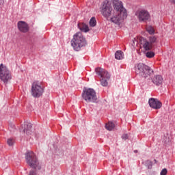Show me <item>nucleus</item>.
<instances>
[{
    "label": "nucleus",
    "instance_id": "16",
    "mask_svg": "<svg viewBox=\"0 0 175 175\" xmlns=\"http://www.w3.org/2000/svg\"><path fill=\"white\" fill-rule=\"evenodd\" d=\"M152 81L155 85L159 86L162 85L163 82V78L161 75H155L152 79Z\"/></svg>",
    "mask_w": 175,
    "mask_h": 175
},
{
    "label": "nucleus",
    "instance_id": "21",
    "mask_svg": "<svg viewBox=\"0 0 175 175\" xmlns=\"http://www.w3.org/2000/svg\"><path fill=\"white\" fill-rule=\"evenodd\" d=\"M146 31L150 33V35H154L155 33V30L152 26H148L146 27Z\"/></svg>",
    "mask_w": 175,
    "mask_h": 175
},
{
    "label": "nucleus",
    "instance_id": "8",
    "mask_svg": "<svg viewBox=\"0 0 175 175\" xmlns=\"http://www.w3.org/2000/svg\"><path fill=\"white\" fill-rule=\"evenodd\" d=\"M0 79L4 83H6L8 80L12 79L10 72L8 70V68L3 65V64H0Z\"/></svg>",
    "mask_w": 175,
    "mask_h": 175
},
{
    "label": "nucleus",
    "instance_id": "28",
    "mask_svg": "<svg viewBox=\"0 0 175 175\" xmlns=\"http://www.w3.org/2000/svg\"><path fill=\"white\" fill-rule=\"evenodd\" d=\"M167 174V170L166 168H163L161 173H160V175H166Z\"/></svg>",
    "mask_w": 175,
    "mask_h": 175
},
{
    "label": "nucleus",
    "instance_id": "18",
    "mask_svg": "<svg viewBox=\"0 0 175 175\" xmlns=\"http://www.w3.org/2000/svg\"><path fill=\"white\" fill-rule=\"evenodd\" d=\"M31 88H44L42 83L39 82V81H35L33 82Z\"/></svg>",
    "mask_w": 175,
    "mask_h": 175
},
{
    "label": "nucleus",
    "instance_id": "32",
    "mask_svg": "<svg viewBox=\"0 0 175 175\" xmlns=\"http://www.w3.org/2000/svg\"><path fill=\"white\" fill-rule=\"evenodd\" d=\"M154 162H157V159H154Z\"/></svg>",
    "mask_w": 175,
    "mask_h": 175
},
{
    "label": "nucleus",
    "instance_id": "1",
    "mask_svg": "<svg viewBox=\"0 0 175 175\" xmlns=\"http://www.w3.org/2000/svg\"><path fill=\"white\" fill-rule=\"evenodd\" d=\"M87 39L83 35L81 32H77L73 36V38L71 40V46L74 49L75 51H80L81 47H85L87 46Z\"/></svg>",
    "mask_w": 175,
    "mask_h": 175
},
{
    "label": "nucleus",
    "instance_id": "12",
    "mask_svg": "<svg viewBox=\"0 0 175 175\" xmlns=\"http://www.w3.org/2000/svg\"><path fill=\"white\" fill-rule=\"evenodd\" d=\"M21 131L27 135H32L33 132V130L32 129V124L27 122H25L24 124H22Z\"/></svg>",
    "mask_w": 175,
    "mask_h": 175
},
{
    "label": "nucleus",
    "instance_id": "22",
    "mask_svg": "<svg viewBox=\"0 0 175 175\" xmlns=\"http://www.w3.org/2000/svg\"><path fill=\"white\" fill-rule=\"evenodd\" d=\"M89 24L91 27H96V19L95 18V17H92Z\"/></svg>",
    "mask_w": 175,
    "mask_h": 175
},
{
    "label": "nucleus",
    "instance_id": "11",
    "mask_svg": "<svg viewBox=\"0 0 175 175\" xmlns=\"http://www.w3.org/2000/svg\"><path fill=\"white\" fill-rule=\"evenodd\" d=\"M150 107L155 109V110H159L162 107V103L158 100V98H150L148 100Z\"/></svg>",
    "mask_w": 175,
    "mask_h": 175
},
{
    "label": "nucleus",
    "instance_id": "3",
    "mask_svg": "<svg viewBox=\"0 0 175 175\" xmlns=\"http://www.w3.org/2000/svg\"><path fill=\"white\" fill-rule=\"evenodd\" d=\"M82 98L88 103H95L98 100L96 92L93 88H83L82 92Z\"/></svg>",
    "mask_w": 175,
    "mask_h": 175
},
{
    "label": "nucleus",
    "instance_id": "24",
    "mask_svg": "<svg viewBox=\"0 0 175 175\" xmlns=\"http://www.w3.org/2000/svg\"><path fill=\"white\" fill-rule=\"evenodd\" d=\"M39 170L35 168H32L29 173V175H38V173H39Z\"/></svg>",
    "mask_w": 175,
    "mask_h": 175
},
{
    "label": "nucleus",
    "instance_id": "5",
    "mask_svg": "<svg viewBox=\"0 0 175 175\" xmlns=\"http://www.w3.org/2000/svg\"><path fill=\"white\" fill-rule=\"evenodd\" d=\"M101 14L103 17L109 21L110 17H111V13L113 12V7L111 6V2L109 0H105L100 8Z\"/></svg>",
    "mask_w": 175,
    "mask_h": 175
},
{
    "label": "nucleus",
    "instance_id": "27",
    "mask_svg": "<svg viewBox=\"0 0 175 175\" xmlns=\"http://www.w3.org/2000/svg\"><path fill=\"white\" fill-rule=\"evenodd\" d=\"M9 129L10 132L13 133L14 131H16V126L13 124H11L9 126Z\"/></svg>",
    "mask_w": 175,
    "mask_h": 175
},
{
    "label": "nucleus",
    "instance_id": "9",
    "mask_svg": "<svg viewBox=\"0 0 175 175\" xmlns=\"http://www.w3.org/2000/svg\"><path fill=\"white\" fill-rule=\"evenodd\" d=\"M112 5L114 10L119 12L120 14L123 16V17H126V16H128V14H126V10L122 5V1L120 0H113Z\"/></svg>",
    "mask_w": 175,
    "mask_h": 175
},
{
    "label": "nucleus",
    "instance_id": "29",
    "mask_svg": "<svg viewBox=\"0 0 175 175\" xmlns=\"http://www.w3.org/2000/svg\"><path fill=\"white\" fill-rule=\"evenodd\" d=\"M122 139L123 140H128V139H129V136L128 135V134H123L122 135Z\"/></svg>",
    "mask_w": 175,
    "mask_h": 175
},
{
    "label": "nucleus",
    "instance_id": "13",
    "mask_svg": "<svg viewBox=\"0 0 175 175\" xmlns=\"http://www.w3.org/2000/svg\"><path fill=\"white\" fill-rule=\"evenodd\" d=\"M126 16H122L121 13H119L117 15H114L113 16L109 18L111 23H113V24H116V25H121V21L124 20Z\"/></svg>",
    "mask_w": 175,
    "mask_h": 175
},
{
    "label": "nucleus",
    "instance_id": "31",
    "mask_svg": "<svg viewBox=\"0 0 175 175\" xmlns=\"http://www.w3.org/2000/svg\"><path fill=\"white\" fill-rule=\"evenodd\" d=\"M135 154H137V150H134Z\"/></svg>",
    "mask_w": 175,
    "mask_h": 175
},
{
    "label": "nucleus",
    "instance_id": "23",
    "mask_svg": "<svg viewBox=\"0 0 175 175\" xmlns=\"http://www.w3.org/2000/svg\"><path fill=\"white\" fill-rule=\"evenodd\" d=\"M145 166L148 167V169H152V161L150 160H147L145 161Z\"/></svg>",
    "mask_w": 175,
    "mask_h": 175
},
{
    "label": "nucleus",
    "instance_id": "15",
    "mask_svg": "<svg viewBox=\"0 0 175 175\" xmlns=\"http://www.w3.org/2000/svg\"><path fill=\"white\" fill-rule=\"evenodd\" d=\"M18 28L21 32L25 33L29 31V26L25 21L18 22Z\"/></svg>",
    "mask_w": 175,
    "mask_h": 175
},
{
    "label": "nucleus",
    "instance_id": "20",
    "mask_svg": "<svg viewBox=\"0 0 175 175\" xmlns=\"http://www.w3.org/2000/svg\"><path fill=\"white\" fill-rule=\"evenodd\" d=\"M115 58L116 59H122L124 58V53L121 51H118L115 53Z\"/></svg>",
    "mask_w": 175,
    "mask_h": 175
},
{
    "label": "nucleus",
    "instance_id": "19",
    "mask_svg": "<svg viewBox=\"0 0 175 175\" xmlns=\"http://www.w3.org/2000/svg\"><path fill=\"white\" fill-rule=\"evenodd\" d=\"M116 128V124L113 122H109L108 124H105V129L107 131H113Z\"/></svg>",
    "mask_w": 175,
    "mask_h": 175
},
{
    "label": "nucleus",
    "instance_id": "26",
    "mask_svg": "<svg viewBox=\"0 0 175 175\" xmlns=\"http://www.w3.org/2000/svg\"><path fill=\"white\" fill-rule=\"evenodd\" d=\"M7 144H8L10 146V147H12V146H13V144H14V139L12 137L8 138L7 139Z\"/></svg>",
    "mask_w": 175,
    "mask_h": 175
},
{
    "label": "nucleus",
    "instance_id": "4",
    "mask_svg": "<svg viewBox=\"0 0 175 175\" xmlns=\"http://www.w3.org/2000/svg\"><path fill=\"white\" fill-rule=\"evenodd\" d=\"M135 68L136 75L144 77V79L148 77L152 73V69L143 63L135 65Z\"/></svg>",
    "mask_w": 175,
    "mask_h": 175
},
{
    "label": "nucleus",
    "instance_id": "10",
    "mask_svg": "<svg viewBox=\"0 0 175 175\" xmlns=\"http://www.w3.org/2000/svg\"><path fill=\"white\" fill-rule=\"evenodd\" d=\"M135 15L137 16L140 23H146L148 20H150V12L146 10H141L136 12Z\"/></svg>",
    "mask_w": 175,
    "mask_h": 175
},
{
    "label": "nucleus",
    "instance_id": "30",
    "mask_svg": "<svg viewBox=\"0 0 175 175\" xmlns=\"http://www.w3.org/2000/svg\"><path fill=\"white\" fill-rule=\"evenodd\" d=\"M170 3H174L175 5V0H168Z\"/></svg>",
    "mask_w": 175,
    "mask_h": 175
},
{
    "label": "nucleus",
    "instance_id": "17",
    "mask_svg": "<svg viewBox=\"0 0 175 175\" xmlns=\"http://www.w3.org/2000/svg\"><path fill=\"white\" fill-rule=\"evenodd\" d=\"M78 28L81 31V32L87 33L90 31L88 25L85 23H78Z\"/></svg>",
    "mask_w": 175,
    "mask_h": 175
},
{
    "label": "nucleus",
    "instance_id": "14",
    "mask_svg": "<svg viewBox=\"0 0 175 175\" xmlns=\"http://www.w3.org/2000/svg\"><path fill=\"white\" fill-rule=\"evenodd\" d=\"M44 92V88H31V94L33 98H40Z\"/></svg>",
    "mask_w": 175,
    "mask_h": 175
},
{
    "label": "nucleus",
    "instance_id": "2",
    "mask_svg": "<svg viewBox=\"0 0 175 175\" xmlns=\"http://www.w3.org/2000/svg\"><path fill=\"white\" fill-rule=\"evenodd\" d=\"M25 155L26 163L31 169L42 170V163L39 161V159H38V157H36L33 152H28Z\"/></svg>",
    "mask_w": 175,
    "mask_h": 175
},
{
    "label": "nucleus",
    "instance_id": "6",
    "mask_svg": "<svg viewBox=\"0 0 175 175\" xmlns=\"http://www.w3.org/2000/svg\"><path fill=\"white\" fill-rule=\"evenodd\" d=\"M95 72L101 79V85H103V87H107V81L110 80V74H109V72L102 68H96Z\"/></svg>",
    "mask_w": 175,
    "mask_h": 175
},
{
    "label": "nucleus",
    "instance_id": "7",
    "mask_svg": "<svg viewBox=\"0 0 175 175\" xmlns=\"http://www.w3.org/2000/svg\"><path fill=\"white\" fill-rule=\"evenodd\" d=\"M141 44H143V47L146 51H150L152 49V44L154 43H158V38L155 36H152L149 37V41L144 38H141Z\"/></svg>",
    "mask_w": 175,
    "mask_h": 175
},
{
    "label": "nucleus",
    "instance_id": "25",
    "mask_svg": "<svg viewBox=\"0 0 175 175\" xmlns=\"http://www.w3.org/2000/svg\"><path fill=\"white\" fill-rule=\"evenodd\" d=\"M146 56L147 57V58H152L155 56V53L152 51H148L146 53Z\"/></svg>",
    "mask_w": 175,
    "mask_h": 175
}]
</instances>
